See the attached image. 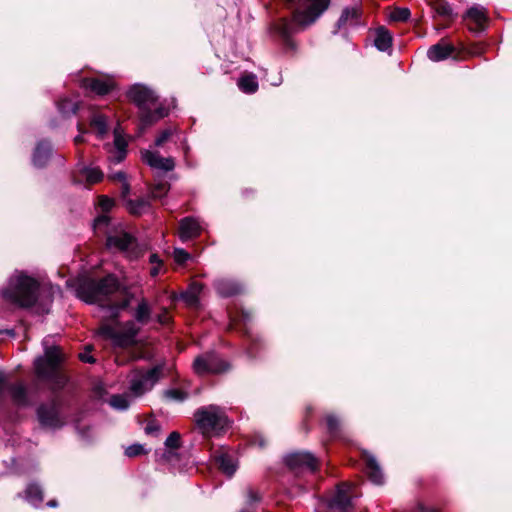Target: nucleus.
<instances>
[{
  "instance_id": "a18cd8bd",
  "label": "nucleus",
  "mask_w": 512,
  "mask_h": 512,
  "mask_svg": "<svg viewBox=\"0 0 512 512\" xmlns=\"http://www.w3.org/2000/svg\"><path fill=\"white\" fill-rule=\"evenodd\" d=\"M144 453V448L140 444H133L126 448L125 454L128 457H136Z\"/></svg>"
},
{
  "instance_id": "37998d69",
  "label": "nucleus",
  "mask_w": 512,
  "mask_h": 512,
  "mask_svg": "<svg viewBox=\"0 0 512 512\" xmlns=\"http://www.w3.org/2000/svg\"><path fill=\"white\" fill-rule=\"evenodd\" d=\"M165 445L171 449L178 448L180 446V434L178 432H172L166 439Z\"/></svg>"
},
{
  "instance_id": "052dcab7",
  "label": "nucleus",
  "mask_w": 512,
  "mask_h": 512,
  "mask_svg": "<svg viewBox=\"0 0 512 512\" xmlns=\"http://www.w3.org/2000/svg\"><path fill=\"white\" fill-rule=\"evenodd\" d=\"M152 430H154V427H151V426H147V427H146V431H147L148 433L152 432Z\"/></svg>"
},
{
  "instance_id": "39448f33",
  "label": "nucleus",
  "mask_w": 512,
  "mask_h": 512,
  "mask_svg": "<svg viewBox=\"0 0 512 512\" xmlns=\"http://www.w3.org/2000/svg\"><path fill=\"white\" fill-rule=\"evenodd\" d=\"M61 362L60 351L57 347L48 348L44 357L35 360V372L38 378L47 381L53 389H60L66 384V377L59 371Z\"/></svg>"
},
{
  "instance_id": "09e8293b",
  "label": "nucleus",
  "mask_w": 512,
  "mask_h": 512,
  "mask_svg": "<svg viewBox=\"0 0 512 512\" xmlns=\"http://www.w3.org/2000/svg\"><path fill=\"white\" fill-rule=\"evenodd\" d=\"M156 320L161 325H165V324L169 323L170 317L168 316L166 309H164V311L162 313H160L156 316Z\"/></svg>"
},
{
  "instance_id": "49530a36",
  "label": "nucleus",
  "mask_w": 512,
  "mask_h": 512,
  "mask_svg": "<svg viewBox=\"0 0 512 512\" xmlns=\"http://www.w3.org/2000/svg\"><path fill=\"white\" fill-rule=\"evenodd\" d=\"M293 27L292 24H289L287 22H283L279 26V33L283 38H288L293 33Z\"/></svg>"
},
{
  "instance_id": "f3484780",
  "label": "nucleus",
  "mask_w": 512,
  "mask_h": 512,
  "mask_svg": "<svg viewBox=\"0 0 512 512\" xmlns=\"http://www.w3.org/2000/svg\"><path fill=\"white\" fill-rule=\"evenodd\" d=\"M114 86L115 83L111 78H86L82 80V87L89 89L98 95H105L109 93L114 88Z\"/></svg>"
},
{
  "instance_id": "f704fd0d",
  "label": "nucleus",
  "mask_w": 512,
  "mask_h": 512,
  "mask_svg": "<svg viewBox=\"0 0 512 512\" xmlns=\"http://www.w3.org/2000/svg\"><path fill=\"white\" fill-rule=\"evenodd\" d=\"M109 404L115 409L125 410L130 404L129 396L128 394L113 395L109 400Z\"/></svg>"
},
{
  "instance_id": "c03bdc74",
  "label": "nucleus",
  "mask_w": 512,
  "mask_h": 512,
  "mask_svg": "<svg viewBox=\"0 0 512 512\" xmlns=\"http://www.w3.org/2000/svg\"><path fill=\"white\" fill-rule=\"evenodd\" d=\"M174 259L178 264H183L185 261H187L190 258V254L181 248H176L174 250Z\"/></svg>"
},
{
  "instance_id": "c756f323",
  "label": "nucleus",
  "mask_w": 512,
  "mask_h": 512,
  "mask_svg": "<svg viewBox=\"0 0 512 512\" xmlns=\"http://www.w3.org/2000/svg\"><path fill=\"white\" fill-rule=\"evenodd\" d=\"M25 494L27 501H29L34 506L40 505L43 501L42 489L36 484L28 485Z\"/></svg>"
},
{
  "instance_id": "b1692460",
  "label": "nucleus",
  "mask_w": 512,
  "mask_h": 512,
  "mask_svg": "<svg viewBox=\"0 0 512 512\" xmlns=\"http://www.w3.org/2000/svg\"><path fill=\"white\" fill-rule=\"evenodd\" d=\"M51 145L47 141H41L37 144L33 154V164L38 168L44 167L51 155Z\"/></svg>"
},
{
  "instance_id": "6ab92c4d",
  "label": "nucleus",
  "mask_w": 512,
  "mask_h": 512,
  "mask_svg": "<svg viewBox=\"0 0 512 512\" xmlns=\"http://www.w3.org/2000/svg\"><path fill=\"white\" fill-rule=\"evenodd\" d=\"M466 18L474 24V26H470V29L473 31L484 30L488 21L486 9L481 6L471 7L466 12Z\"/></svg>"
},
{
  "instance_id": "2eb2a0df",
  "label": "nucleus",
  "mask_w": 512,
  "mask_h": 512,
  "mask_svg": "<svg viewBox=\"0 0 512 512\" xmlns=\"http://www.w3.org/2000/svg\"><path fill=\"white\" fill-rule=\"evenodd\" d=\"M167 115V111L161 105L139 111L140 133Z\"/></svg>"
},
{
  "instance_id": "f257e3e1",
  "label": "nucleus",
  "mask_w": 512,
  "mask_h": 512,
  "mask_svg": "<svg viewBox=\"0 0 512 512\" xmlns=\"http://www.w3.org/2000/svg\"><path fill=\"white\" fill-rule=\"evenodd\" d=\"M76 292L83 301L97 304L102 310H105V317L110 319L118 318L120 312L129 306L133 297L113 275H107L100 280L82 279Z\"/></svg>"
},
{
  "instance_id": "c9c22d12",
  "label": "nucleus",
  "mask_w": 512,
  "mask_h": 512,
  "mask_svg": "<svg viewBox=\"0 0 512 512\" xmlns=\"http://www.w3.org/2000/svg\"><path fill=\"white\" fill-rule=\"evenodd\" d=\"M432 7L438 15L444 18H450L452 16V8L443 0L436 1Z\"/></svg>"
},
{
  "instance_id": "a19ab883",
  "label": "nucleus",
  "mask_w": 512,
  "mask_h": 512,
  "mask_svg": "<svg viewBox=\"0 0 512 512\" xmlns=\"http://www.w3.org/2000/svg\"><path fill=\"white\" fill-rule=\"evenodd\" d=\"M165 396L170 400L182 402L187 399L188 394L179 389H170L165 391Z\"/></svg>"
},
{
  "instance_id": "423d86ee",
  "label": "nucleus",
  "mask_w": 512,
  "mask_h": 512,
  "mask_svg": "<svg viewBox=\"0 0 512 512\" xmlns=\"http://www.w3.org/2000/svg\"><path fill=\"white\" fill-rule=\"evenodd\" d=\"M330 0H299L300 7L293 13L295 25L304 29L313 24L328 8Z\"/></svg>"
},
{
  "instance_id": "f03ea898",
  "label": "nucleus",
  "mask_w": 512,
  "mask_h": 512,
  "mask_svg": "<svg viewBox=\"0 0 512 512\" xmlns=\"http://www.w3.org/2000/svg\"><path fill=\"white\" fill-rule=\"evenodd\" d=\"M96 231L104 230L106 245L111 250L125 253L129 258H137L140 255L136 239L125 231L122 225H110L107 215L99 216L94 223Z\"/></svg>"
},
{
  "instance_id": "ddd939ff",
  "label": "nucleus",
  "mask_w": 512,
  "mask_h": 512,
  "mask_svg": "<svg viewBox=\"0 0 512 512\" xmlns=\"http://www.w3.org/2000/svg\"><path fill=\"white\" fill-rule=\"evenodd\" d=\"M37 414L40 423L45 427L59 428L63 425L59 415V407L55 402L41 405Z\"/></svg>"
},
{
  "instance_id": "393cba45",
  "label": "nucleus",
  "mask_w": 512,
  "mask_h": 512,
  "mask_svg": "<svg viewBox=\"0 0 512 512\" xmlns=\"http://www.w3.org/2000/svg\"><path fill=\"white\" fill-rule=\"evenodd\" d=\"M215 462L218 468L227 476L231 477L237 470V463L227 453L221 452L215 455Z\"/></svg>"
},
{
  "instance_id": "bf43d9fd",
  "label": "nucleus",
  "mask_w": 512,
  "mask_h": 512,
  "mask_svg": "<svg viewBox=\"0 0 512 512\" xmlns=\"http://www.w3.org/2000/svg\"><path fill=\"white\" fill-rule=\"evenodd\" d=\"M239 512H254V511L251 507H246V508L241 509Z\"/></svg>"
},
{
  "instance_id": "de8ad7c7",
  "label": "nucleus",
  "mask_w": 512,
  "mask_h": 512,
  "mask_svg": "<svg viewBox=\"0 0 512 512\" xmlns=\"http://www.w3.org/2000/svg\"><path fill=\"white\" fill-rule=\"evenodd\" d=\"M99 205L103 211H109L113 207L114 201L107 196H101L99 198Z\"/></svg>"
},
{
  "instance_id": "13d9d810",
  "label": "nucleus",
  "mask_w": 512,
  "mask_h": 512,
  "mask_svg": "<svg viewBox=\"0 0 512 512\" xmlns=\"http://www.w3.org/2000/svg\"><path fill=\"white\" fill-rule=\"evenodd\" d=\"M47 505L50 507H56L58 504L56 500H51L47 503Z\"/></svg>"
},
{
  "instance_id": "58836bf2",
  "label": "nucleus",
  "mask_w": 512,
  "mask_h": 512,
  "mask_svg": "<svg viewBox=\"0 0 512 512\" xmlns=\"http://www.w3.org/2000/svg\"><path fill=\"white\" fill-rule=\"evenodd\" d=\"M409 17L410 10L408 8H396L390 14L393 21H406Z\"/></svg>"
},
{
  "instance_id": "4be33fe9",
  "label": "nucleus",
  "mask_w": 512,
  "mask_h": 512,
  "mask_svg": "<svg viewBox=\"0 0 512 512\" xmlns=\"http://www.w3.org/2000/svg\"><path fill=\"white\" fill-rule=\"evenodd\" d=\"M214 287L222 297H231L241 292L242 287L239 283L231 279H218L214 282Z\"/></svg>"
},
{
  "instance_id": "79ce46f5",
  "label": "nucleus",
  "mask_w": 512,
  "mask_h": 512,
  "mask_svg": "<svg viewBox=\"0 0 512 512\" xmlns=\"http://www.w3.org/2000/svg\"><path fill=\"white\" fill-rule=\"evenodd\" d=\"M326 423L328 431L331 435H335L339 431L340 422L339 419L335 415H327Z\"/></svg>"
},
{
  "instance_id": "2f4dec72",
  "label": "nucleus",
  "mask_w": 512,
  "mask_h": 512,
  "mask_svg": "<svg viewBox=\"0 0 512 512\" xmlns=\"http://www.w3.org/2000/svg\"><path fill=\"white\" fill-rule=\"evenodd\" d=\"M238 86L245 93H254L258 89V82L255 75L249 74L239 79Z\"/></svg>"
},
{
  "instance_id": "c85d7f7f",
  "label": "nucleus",
  "mask_w": 512,
  "mask_h": 512,
  "mask_svg": "<svg viewBox=\"0 0 512 512\" xmlns=\"http://www.w3.org/2000/svg\"><path fill=\"white\" fill-rule=\"evenodd\" d=\"M125 206L131 214L141 215L150 208V201L145 198H139L136 200L127 199L125 201Z\"/></svg>"
},
{
  "instance_id": "6e6552de",
  "label": "nucleus",
  "mask_w": 512,
  "mask_h": 512,
  "mask_svg": "<svg viewBox=\"0 0 512 512\" xmlns=\"http://www.w3.org/2000/svg\"><path fill=\"white\" fill-rule=\"evenodd\" d=\"M162 370L163 367L157 365L146 372L134 371L130 380V392L135 397H139L152 389L155 383L160 379Z\"/></svg>"
},
{
  "instance_id": "8fccbe9b",
  "label": "nucleus",
  "mask_w": 512,
  "mask_h": 512,
  "mask_svg": "<svg viewBox=\"0 0 512 512\" xmlns=\"http://www.w3.org/2000/svg\"><path fill=\"white\" fill-rule=\"evenodd\" d=\"M129 192H130L129 184L126 181L121 182V196H122V198L125 199L127 197V195L129 194Z\"/></svg>"
},
{
  "instance_id": "f8f14e48",
  "label": "nucleus",
  "mask_w": 512,
  "mask_h": 512,
  "mask_svg": "<svg viewBox=\"0 0 512 512\" xmlns=\"http://www.w3.org/2000/svg\"><path fill=\"white\" fill-rule=\"evenodd\" d=\"M286 465L293 471L299 473L304 471L314 472L318 467V461L309 452H294L285 457Z\"/></svg>"
},
{
  "instance_id": "bb28decb",
  "label": "nucleus",
  "mask_w": 512,
  "mask_h": 512,
  "mask_svg": "<svg viewBox=\"0 0 512 512\" xmlns=\"http://www.w3.org/2000/svg\"><path fill=\"white\" fill-rule=\"evenodd\" d=\"M10 396L13 402L18 406H27L29 404L27 389L23 384H14L9 388Z\"/></svg>"
},
{
  "instance_id": "4c0bfd02",
  "label": "nucleus",
  "mask_w": 512,
  "mask_h": 512,
  "mask_svg": "<svg viewBox=\"0 0 512 512\" xmlns=\"http://www.w3.org/2000/svg\"><path fill=\"white\" fill-rule=\"evenodd\" d=\"M169 189L168 183H159L151 188L150 195L153 199H160L168 193Z\"/></svg>"
},
{
  "instance_id": "aec40b11",
  "label": "nucleus",
  "mask_w": 512,
  "mask_h": 512,
  "mask_svg": "<svg viewBox=\"0 0 512 512\" xmlns=\"http://www.w3.org/2000/svg\"><path fill=\"white\" fill-rule=\"evenodd\" d=\"M455 51L452 44L443 41L431 46L427 51V56L431 61L439 62L450 57Z\"/></svg>"
},
{
  "instance_id": "0e129e2a",
  "label": "nucleus",
  "mask_w": 512,
  "mask_h": 512,
  "mask_svg": "<svg viewBox=\"0 0 512 512\" xmlns=\"http://www.w3.org/2000/svg\"><path fill=\"white\" fill-rule=\"evenodd\" d=\"M479 53H480V52H478V51H472V52H471V54H474V55L479 54Z\"/></svg>"
},
{
  "instance_id": "a211bd4d",
  "label": "nucleus",
  "mask_w": 512,
  "mask_h": 512,
  "mask_svg": "<svg viewBox=\"0 0 512 512\" xmlns=\"http://www.w3.org/2000/svg\"><path fill=\"white\" fill-rule=\"evenodd\" d=\"M201 233L199 222L193 217H185L179 224V237L182 241L197 237Z\"/></svg>"
},
{
  "instance_id": "5fc2aeb1",
  "label": "nucleus",
  "mask_w": 512,
  "mask_h": 512,
  "mask_svg": "<svg viewBox=\"0 0 512 512\" xmlns=\"http://www.w3.org/2000/svg\"><path fill=\"white\" fill-rule=\"evenodd\" d=\"M150 262L152 264H158V265H161V260L159 259V257L156 255V254H152L150 256Z\"/></svg>"
},
{
  "instance_id": "ea45409f",
  "label": "nucleus",
  "mask_w": 512,
  "mask_h": 512,
  "mask_svg": "<svg viewBox=\"0 0 512 512\" xmlns=\"http://www.w3.org/2000/svg\"><path fill=\"white\" fill-rule=\"evenodd\" d=\"M115 146L117 148V162H121L125 157V140L118 134L115 133Z\"/></svg>"
},
{
  "instance_id": "72a5a7b5",
  "label": "nucleus",
  "mask_w": 512,
  "mask_h": 512,
  "mask_svg": "<svg viewBox=\"0 0 512 512\" xmlns=\"http://www.w3.org/2000/svg\"><path fill=\"white\" fill-rule=\"evenodd\" d=\"M58 109L63 115L70 116L75 114L78 110V102L72 99L64 98L59 101Z\"/></svg>"
},
{
  "instance_id": "680f3d73",
  "label": "nucleus",
  "mask_w": 512,
  "mask_h": 512,
  "mask_svg": "<svg viewBox=\"0 0 512 512\" xmlns=\"http://www.w3.org/2000/svg\"><path fill=\"white\" fill-rule=\"evenodd\" d=\"M418 509H419L420 511H424V507H423V505H421V504H420V505L418 506Z\"/></svg>"
},
{
  "instance_id": "4468645a",
  "label": "nucleus",
  "mask_w": 512,
  "mask_h": 512,
  "mask_svg": "<svg viewBox=\"0 0 512 512\" xmlns=\"http://www.w3.org/2000/svg\"><path fill=\"white\" fill-rule=\"evenodd\" d=\"M141 155L143 161L153 169L169 172L175 167L174 158L162 157L157 151L144 150Z\"/></svg>"
},
{
  "instance_id": "473e14b6",
  "label": "nucleus",
  "mask_w": 512,
  "mask_h": 512,
  "mask_svg": "<svg viewBox=\"0 0 512 512\" xmlns=\"http://www.w3.org/2000/svg\"><path fill=\"white\" fill-rule=\"evenodd\" d=\"M81 173L90 184L97 183L103 179V172L95 167H84Z\"/></svg>"
},
{
  "instance_id": "9b49d317",
  "label": "nucleus",
  "mask_w": 512,
  "mask_h": 512,
  "mask_svg": "<svg viewBox=\"0 0 512 512\" xmlns=\"http://www.w3.org/2000/svg\"><path fill=\"white\" fill-rule=\"evenodd\" d=\"M352 489L353 486L349 483L339 484L335 495L327 502L324 510L321 512H350Z\"/></svg>"
},
{
  "instance_id": "dca6fc26",
  "label": "nucleus",
  "mask_w": 512,
  "mask_h": 512,
  "mask_svg": "<svg viewBox=\"0 0 512 512\" xmlns=\"http://www.w3.org/2000/svg\"><path fill=\"white\" fill-rule=\"evenodd\" d=\"M361 9L357 6L346 7L336 23V29L333 33H337L340 29L347 26H357L360 24Z\"/></svg>"
},
{
  "instance_id": "a878e982",
  "label": "nucleus",
  "mask_w": 512,
  "mask_h": 512,
  "mask_svg": "<svg viewBox=\"0 0 512 512\" xmlns=\"http://www.w3.org/2000/svg\"><path fill=\"white\" fill-rule=\"evenodd\" d=\"M202 291V284L193 282L190 284L189 288L181 293L180 298L189 306L196 307L198 305L199 299L198 296Z\"/></svg>"
},
{
  "instance_id": "0eeeda50",
  "label": "nucleus",
  "mask_w": 512,
  "mask_h": 512,
  "mask_svg": "<svg viewBox=\"0 0 512 512\" xmlns=\"http://www.w3.org/2000/svg\"><path fill=\"white\" fill-rule=\"evenodd\" d=\"M140 332V326L134 320L125 322L122 325V330L118 331L109 324H102L99 329V334L107 339H111L118 347H126L134 342V338Z\"/></svg>"
},
{
  "instance_id": "7ed1b4c3",
  "label": "nucleus",
  "mask_w": 512,
  "mask_h": 512,
  "mask_svg": "<svg viewBox=\"0 0 512 512\" xmlns=\"http://www.w3.org/2000/svg\"><path fill=\"white\" fill-rule=\"evenodd\" d=\"M38 288L39 284L36 279L23 272H16L1 294L6 301L26 308L35 304Z\"/></svg>"
},
{
  "instance_id": "3c124183",
  "label": "nucleus",
  "mask_w": 512,
  "mask_h": 512,
  "mask_svg": "<svg viewBox=\"0 0 512 512\" xmlns=\"http://www.w3.org/2000/svg\"><path fill=\"white\" fill-rule=\"evenodd\" d=\"M110 178L113 180H117L119 182L126 181V175L124 172H117V173L111 175Z\"/></svg>"
},
{
  "instance_id": "603ef678",
  "label": "nucleus",
  "mask_w": 512,
  "mask_h": 512,
  "mask_svg": "<svg viewBox=\"0 0 512 512\" xmlns=\"http://www.w3.org/2000/svg\"><path fill=\"white\" fill-rule=\"evenodd\" d=\"M248 498H249V503L256 502L259 500L257 493L254 492L252 489L248 490Z\"/></svg>"
},
{
  "instance_id": "1a4fd4ad",
  "label": "nucleus",
  "mask_w": 512,
  "mask_h": 512,
  "mask_svg": "<svg viewBox=\"0 0 512 512\" xmlns=\"http://www.w3.org/2000/svg\"><path fill=\"white\" fill-rule=\"evenodd\" d=\"M193 369L198 375L220 374L229 369V364L220 359L215 353L206 352L194 359Z\"/></svg>"
},
{
  "instance_id": "412c9836",
  "label": "nucleus",
  "mask_w": 512,
  "mask_h": 512,
  "mask_svg": "<svg viewBox=\"0 0 512 512\" xmlns=\"http://www.w3.org/2000/svg\"><path fill=\"white\" fill-rule=\"evenodd\" d=\"M133 318L141 326L147 325L152 319V306L146 298H141L138 301L133 311Z\"/></svg>"
},
{
  "instance_id": "7c9ffc66",
  "label": "nucleus",
  "mask_w": 512,
  "mask_h": 512,
  "mask_svg": "<svg viewBox=\"0 0 512 512\" xmlns=\"http://www.w3.org/2000/svg\"><path fill=\"white\" fill-rule=\"evenodd\" d=\"M90 125L99 137H103L108 132L107 118L102 114H94Z\"/></svg>"
},
{
  "instance_id": "6e6d98bb",
  "label": "nucleus",
  "mask_w": 512,
  "mask_h": 512,
  "mask_svg": "<svg viewBox=\"0 0 512 512\" xmlns=\"http://www.w3.org/2000/svg\"><path fill=\"white\" fill-rule=\"evenodd\" d=\"M160 266L161 265L157 264V266L152 267L151 272H150L152 276H156L159 273Z\"/></svg>"
},
{
  "instance_id": "5701e85b",
  "label": "nucleus",
  "mask_w": 512,
  "mask_h": 512,
  "mask_svg": "<svg viewBox=\"0 0 512 512\" xmlns=\"http://www.w3.org/2000/svg\"><path fill=\"white\" fill-rule=\"evenodd\" d=\"M364 461L366 473L369 479L377 485L382 484L384 481V476L379 464L377 463V460L372 455L365 454Z\"/></svg>"
},
{
  "instance_id": "9d476101",
  "label": "nucleus",
  "mask_w": 512,
  "mask_h": 512,
  "mask_svg": "<svg viewBox=\"0 0 512 512\" xmlns=\"http://www.w3.org/2000/svg\"><path fill=\"white\" fill-rule=\"evenodd\" d=\"M128 99L134 103L139 111L157 106L158 96L149 87L142 84H134L127 91Z\"/></svg>"
},
{
  "instance_id": "864d4df0",
  "label": "nucleus",
  "mask_w": 512,
  "mask_h": 512,
  "mask_svg": "<svg viewBox=\"0 0 512 512\" xmlns=\"http://www.w3.org/2000/svg\"><path fill=\"white\" fill-rule=\"evenodd\" d=\"M80 358L83 362H88V363H94L95 362V359L93 356H90L88 355L87 353H82L80 354Z\"/></svg>"
},
{
  "instance_id": "e2e57ef3",
  "label": "nucleus",
  "mask_w": 512,
  "mask_h": 512,
  "mask_svg": "<svg viewBox=\"0 0 512 512\" xmlns=\"http://www.w3.org/2000/svg\"><path fill=\"white\" fill-rule=\"evenodd\" d=\"M295 0H286L287 3L291 4L293 3Z\"/></svg>"
},
{
  "instance_id": "4d7b16f0",
  "label": "nucleus",
  "mask_w": 512,
  "mask_h": 512,
  "mask_svg": "<svg viewBox=\"0 0 512 512\" xmlns=\"http://www.w3.org/2000/svg\"><path fill=\"white\" fill-rule=\"evenodd\" d=\"M74 141L76 144L81 143L83 141V137L81 135H78L75 137Z\"/></svg>"
},
{
  "instance_id": "cd10ccee",
  "label": "nucleus",
  "mask_w": 512,
  "mask_h": 512,
  "mask_svg": "<svg viewBox=\"0 0 512 512\" xmlns=\"http://www.w3.org/2000/svg\"><path fill=\"white\" fill-rule=\"evenodd\" d=\"M374 45L380 51H387L391 48L392 45V35L390 32L384 27H380L376 31V36L374 39Z\"/></svg>"
},
{
  "instance_id": "20e7f679",
  "label": "nucleus",
  "mask_w": 512,
  "mask_h": 512,
  "mask_svg": "<svg viewBox=\"0 0 512 512\" xmlns=\"http://www.w3.org/2000/svg\"><path fill=\"white\" fill-rule=\"evenodd\" d=\"M194 421L205 437L219 435L229 426L225 410L217 405H207L198 408L194 412Z\"/></svg>"
},
{
  "instance_id": "e433bc0d",
  "label": "nucleus",
  "mask_w": 512,
  "mask_h": 512,
  "mask_svg": "<svg viewBox=\"0 0 512 512\" xmlns=\"http://www.w3.org/2000/svg\"><path fill=\"white\" fill-rule=\"evenodd\" d=\"M176 132V128L174 127H168L160 132V134L155 139V146L162 147L169 139L172 137V135Z\"/></svg>"
}]
</instances>
